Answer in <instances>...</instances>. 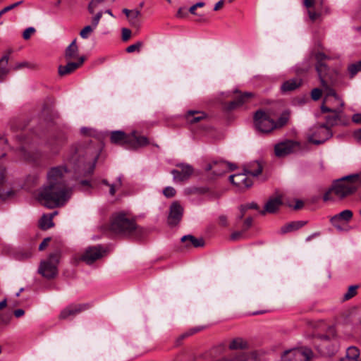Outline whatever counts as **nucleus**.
<instances>
[{
  "mask_svg": "<svg viewBox=\"0 0 361 361\" xmlns=\"http://www.w3.org/2000/svg\"><path fill=\"white\" fill-rule=\"evenodd\" d=\"M323 92H324V90H323ZM322 94V90H320L319 88H314L312 90V92H311L312 99L314 101H317L321 97Z\"/></svg>",
  "mask_w": 361,
  "mask_h": 361,
  "instance_id": "nucleus-50",
  "label": "nucleus"
},
{
  "mask_svg": "<svg viewBox=\"0 0 361 361\" xmlns=\"http://www.w3.org/2000/svg\"><path fill=\"white\" fill-rule=\"evenodd\" d=\"M185 9L183 8H180L177 13V16L180 18H183L185 16Z\"/></svg>",
  "mask_w": 361,
  "mask_h": 361,
  "instance_id": "nucleus-60",
  "label": "nucleus"
},
{
  "mask_svg": "<svg viewBox=\"0 0 361 361\" xmlns=\"http://www.w3.org/2000/svg\"><path fill=\"white\" fill-rule=\"evenodd\" d=\"M183 213V208L181 205L174 202L170 206L169 214L168 216V224L170 226H176L182 219Z\"/></svg>",
  "mask_w": 361,
  "mask_h": 361,
  "instance_id": "nucleus-16",
  "label": "nucleus"
},
{
  "mask_svg": "<svg viewBox=\"0 0 361 361\" xmlns=\"http://www.w3.org/2000/svg\"><path fill=\"white\" fill-rule=\"evenodd\" d=\"M353 216V212L350 209H345L341 212L331 216L330 222L331 225L338 231H342L343 228L341 224L343 223H348L350 221Z\"/></svg>",
  "mask_w": 361,
  "mask_h": 361,
  "instance_id": "nucleus-14",
  "label": "nucleus"
},
{
  "mask_svg": "<svg viewBox=\"0 0 361 361\" xmlns=\"http://www.w3.org/2000/svg\"><path fill=\"white\" fill-rule=\"evenodd\" d=\"M313 356L310 348H297L287 350L282 357L283 361H309Z\"/></svg>",
  "mask_w": 361,
  "mask_h": 361,
  "instance_id": "nucleus-9",
  "label": "nucleus"
},
{
  "mask_svg": "<svg viewBox=\"0 0 361 361\" xmlns=\"http://www.w3.org/2000/svg\"><path fill=\"white\" fill-rule=\"evenodd\" d=\"M240 235H241L240 232H235V233H232V235H231V238L232 240H238Z\"/></svg>",
  "mask_w": 361,
  "mask_h": 361,
  "instance_id": "nucleus-63",
  "label": "nucleus"
},
{
  "mask_svg": "<svg viewBox=\"0 0 361 361\" xmlns=\"http://www.w3.org/2000/svg\"><path fill=\"white\" fill-rule=\"evenodd\" d=\"M324 0H303L308 16L312 22L321 18L324 11Z\"/></svg>",
  "mask_w": 361,
  "mask_h": 361,
  "instance_id": "nucleus-10",
  "label": "nucleus"
},
{
  "mask_svg": "<svg viewBox=\"0 0 361 361\" xmlns=\"http://www.w3.org/2000/svg\"><path fill=\"white\" fill-rule=\"evenodd\" d=\"M99 154L97 152H93L92 147H84L80 145H73L67 156V160L73 165L80 166L84 164L87 160L92 161V171Z\"/></svg>",
  "mask_w": 361,
  "mask_h": 361,
  "instance_id": "nucleus-5",
  "label": "nucleus"
},
{
  "mask_svg": "<svg viewBox=\"0 0 361 361\" xmlns=\"http://www.w3.org/2000/svg\"><path fill=\"white\" fill-rule=\"evenodd\" d=\"M51 238H46L43 240V241L40 243V245H39V250H43L47 245H48V243L50 241Z\"/></svg>",
  "mask_w": 361,
  "mask_h": 361,
  "instance_id": "nucleus-55",
  "label": "nucleus"
},
{
  "mask_svg": "<svg viewBox=\"0 0 361 361\" xmlns=\"http://www.w3.org/2000/svg\"><path fill=\"white\" fill-rule=\"evenodd\" d=\"M327 113H330L331 114L326 116L325 119L326 121V125H329L331 126H334L336 125H338L341 123V118L343 116V109L341 110H335V111H329Z\"/></svg>",
  "mask_w": 361,
  "mask_h": 361,
  "instance_id": "nucleus-22",
  "label": "nucleus"
},
{
  "mask_svg": "<svg viewBox=\"0 0 361 361\" xmlns=\"http://www.w3.org/2000/svg\"><path fill=\"white\" fill-rule=\"evenodd\" d=\"M228 163L230 164V166L227 168H225L219 164L216 166V169H214V174H215L216 176H220L224 173H226L228 171L233 170L235 169V166L233 164H231L229 162H228Z\"/></svg>",
  "mask_w": 361,
  "mask_h": 361,
  "instance_id": "nucleus-36",
  "label": "nucleus"
},
{
  "mask_svg": "<svg viewBox=\"0 0 361 361\" xmlns=\"http://www.w3.org/2000/svg\"><path fill=\"white\" fill-rule=\"evenodd\" d=\"M95 27H93V25H87L82 30H81L80 32V35L83 39H87L89 37L90 35L93 32V30Z\"/></svg>",
  "mask_w": 361,
  "mask_h": 361,
  "instance_id": "nucleus-44",
  "label": "nucleus"
},
{
  "mask_svg": "<svg viewBox=\"0 0 361 361\" xmlns=\"http://www.w3.org/2000/svg\"><path fill=\"white\" fill-rule=\"evenodd\" d=\"M221 164L222 166L225 167V168H227L230 166V164L226 162V161H213L212 163H210V164H208L206 166V170L207 171H211V170H213V171H214V169H216V166L218 165V164Z\"/></svg>",
  "mask_w": 361,
  "mask_h": 361,
  "instance_id": "nucleus-39",
  "label": "nucleus"
},
{
  "mask_svg": "<svg viewBox=\"0 0 361 361\" xmlns=\"http://www.w3.org/2000/svg\"><path fill=\"white\" fill-rule=\"evenodd\" d=\"M302 84V80L300 78H293L284 82L281 85L283 92H290L298 88Z\"/></svg>",
  "mask_w": 361,
  "mask_h": 361,
  "instance_id": "nucleus-27",
  "label": "nucleus"
},
{
  "mask_svg": "<svg viewBox=\"0 0 361 361\" xmlns=\"http://www.w3.org/2000/svg\"><path fill=\"white\" fill-rule=\"evenodd\" d=\"M89 307L90 305L88 304H71L61 310L59 319H66L69 317H75Z\"/></svg>",
  "mask_w": 361,
  "mask_h": 361,
  "instance_id": "nucleus-15",
  "label": "nucleus"
},
{
  "mask_svg": "<svg viewBox=\"0 0 361 361\" xmlns=\"http://www.w3.org/2000/svg\"><path fill=\"white\" fill-rule=\"evenodd\" d=\"M298 147V142L293 140H286L275 145L274 152L276 157H283L294 152Z\"/></svg>",
  "mask_w": 361,
  "mask_h": 361,
  "instance_id": "nucleus-13",
  "label": "nucleus"
},
{
  "mask_svg": "<svg viewBox=\"0 0 361 361\" xmlns=\"http://www.w3.org/2000/svg\"><path fill=\"white\" fill-rule=\"evenodd\" d=\"M9 61L8 54L4 55L0 59V80L2 81L4 76H6L10 71L8 68Z\"/></svg>",
  "mask_w": 361,
  "mask_h": 361,
  "instance_id": "nucleus-31",
  "label": "nucleus"
},
{
  "mask_svg": "<svg viewBox=\"0 0 361 361\" xmlns=\"http://www.w3.org/2000/svg\"><path fill=\"white\" fill-rule=\"evenodd\" d=\"M85 57L80 56L78 58V61L76 62H68L66 66H59V74L61 76L71 74L79 67H80L84 63Z\"/></svg>",
  "mask_w": 361,
  "mask_h": 361,
  "instance_id": "nucleus-18",
  "label": "nucleus"
},
{
  "mask_svg": "<svg viewBox=\"0 0 361 361\" xmlns=\"http://www.w3.org/2000/svg\"><path fill=\"white\" fill-rule=\"evenodd\" d=\"M224 5V1L223 0H220L219 1H218L214 7V11H218L222 6Z\"/></svg>",
  "mask_w": 361,
  "mask_h": 361,
  "instance_id": "nucleus-62",
  "label": "nucleus"
},
{
  "mask_svg": "<svg viewBox=\"0 0 361 361\" xmlns=\"http://www.w3.org/2000/svg\"><path fill=\"white\" fill-rule=\"evenodd\" d=\"M177 167L178 169H173L171 171L175 183H183L188 180L194 171L192 166L188 164H178Z\"/></svg>",
  "mask_w": 361,
  "mask_h": 361,
  "instance_id": "nucleus-12",
  "label": "nucleus"
},
{
  "mask_svg": "<svg viewBox=\"0 0 361 361\" xmlns=\"http://www.w3.org/2000/svg\"><path fill=\"white\" fill-rule=\"evenodd\" d=\"M247 343L240 338H236L232 340L229 344V348L231 350L243 349L246 348Z\"/></svg>",
  "mask_w": 361,
  "mask_h": 361,
  "instance_id": "nucleus-34",
  "label": "nucleus"
},
{
  "mask_svg": "<svg viewBox=\"0 0 361 361\" xmlns=\"http://www.w3.org/2000/svg\"><path fill=\"white\" fill-rule=\"evenodd\" d=\"M353 121L361 124V114H355L353 116Z\"/></svg>",
  "mask_w": 361,
  "mask_h": 361,
  "instance_id": "nucleus-57",
  "label": "nucleus"
},
{
  "mask_svg": "<svg viewBox=\"0 0 361 361\" xmlns=\"http://www.w3.org/2000/svg\"><path fill=\"white\" fill-rule=\"evenodd\" d=\"M255 128L262 133H269L276 129L275 121L262 110L256 111L254 116Z\"/></svg>",
  "mask_w": 361,
  "mask_h": 361,
  "instance_id": "nucleus-7",
  "label": "nucleus"
},
{
  "mask_svg": "<svg viewBox=\"0 0 361 361\" xmlns=\"http://www.w3.org/2000/svg\"><path fill=\"white\" fill-rule=\"evenodd\" d=\"M348 70L350 74V77H354L358 72L361 71V61L357 63L350 64Z\"/></svg>",
  "mask_w": 361,
  "mask_h": 361,
  "instance_id": "nucleus-38",
  "label": "nucleus"
},
{
  "mask_svg": "<svg viewBox=\"0 0 361 361\" xmlns=\"http://www.w3.org/2000/svg\"><path fill=\"white\" fill-rule=\"evenodd\" d=\"M102 16V12L99 11L93 17L92 20V25H93V27H96L98 25Z\"/></svg>",
  "mask_w": 361,
  "mask_h": 361,
  "instance_id": "nucleus-51",
  "label": "nucleus"
},
{
  "mask_svg": "<svg viewBox=\"0 0 361 361\" xmlns=\"http://www.w3.org/2000/svg\"><path fill=\"white\" fill-rule=\"evenodd\" d=\"M25 314V311L22 309H18L14 311V315L16 317H20Z\"/></svg>",
  "mask_w": 361,
  "mask_h": 361,
  "instance_id": "nucleus-59",
  "label": "nucleus"
},
{
  "mask_svg": "<svg viewBox=\"0 0 361 361\" xmlns=\"http://www.w3.org/2000/svg\"><path fill=\"white\" fill-rule=\"evenodd\" d=\"M200 330V329H193L189 331L188 332L182 334L180 336V339H183L184 338L188 337V336H189L190 335H192L193 334L199 331Z\"/></svg>",
  "mask_w": 361,
  "mask_h": 361,
  "instance_id": "nucleus-56",
  "label": "nucleus"
},
{
  "mask_svg": "<svg viewBox=\"0 0 361 361\" xmlns=\"http://www.w3.org/2000/svg\"><path fill=\"white\" fill-rule=\"evenodd\" d=\"M250 209H258L259 207L255 202H251V203H249V204H247L245 205H241L240 207V211L241 214L239 216L238 218L240 219H241L243 217V216L245 215L246 211Z\"/></svg>",
  "mask_w": 361,
  "mask_h": 361,
  "instance_id": "nucleus-37",
  "label": "nucleus"
},
{
  "mask_svg": "<svg viewBox=\"0 0 361 361\" xmlns=\"http://www.w3.org/2000/svg\"><path fill=\"white\" fill-rule=\"evenodd\" d=\"M122 185V180H121V177H118L117 178V180L115 183L114 184H110V185H109V193L111 195H114V194L116 193V190L118 189H119Z\"/></svg>",
  "mask_w": 361,
  "mask_h": 361,
  "instance_id": "nucleus-40",
  "label": "nucleus"
},
{
  "mask_svg": "<svg viewBox=\"0 0 361 361\" xmlns=\"http://www.w3.org/2000/svg\"><path fill=\"white\" fill-rule=\"evenodd\" d=\"M39 226L42 229L47 230L54 226L52 221V215L44 214L39 222Z\"/></svg>",
  "mask_w": 361,
  "mask_h": 361,
  "instance_id": "nucleus-33",
  "label": "nucleus"
},
{
  "mask_svg": "<svg viewBox=\"0 0 361 361\" xmlns=\"http://www.w3.org/2000/svg\"><path fill=\"white\" fill-rule=\"evenodd\" d=\"M311 56L317 62L316 70L324 88V97L321 106L322 112L343 109L344 102L331 87L335 80L336 73L325 63V61L329 59V56L320 51L312 54Z\"/></svg>",
  "mask_w": 361,
  "mask_h": 361,
  "instance_id": "nucleus-2",
  "label": "nucleus"
},
{
  "mask_svg": "<svg viewBox=\"0 0 361 361\" xmlns=\"http://www.w3.org/2000/svg\"><path fill=\"white\" fill-rule=\"evenodd\" d=\"M187 121L191 124L198 123L206 118V114L203 111H189L186 116Z\"/></svg>",
  "mask_w": 361,
  "mask_h": 361,
  "instance_id": "nucleus-28",
  "label": "nucleus"
},
{
  "mask_svg": "<svg viewBox=\"0 0 361 361\" xmlns=\"http://www.w3.org/2000/svg\"><path fill=\"white\" fill-rule=\"evenodd\" d=\"M132 142H129V147L131 148H137L146 146L149 144V140L145 136H137L135 132H133L130 135Z\"/></svg>",
  "mask_w": 361,
  "mask_h": 361,
  "instance_id": "nucleus-24",
  "label": "nucleus"
},
{
  "mask_svg": "<svg viewBox=\"0 0 361 361\" xmlns=\"http://www.w3.org/2000/svg\"><path fill=\"white\" fill-rule=\"evenodd\" d=\"M5 176V169L2 167L0 168V184L4 182Z\"/></svg>",
  "mask_w": 361,
  "mask_h": 361,
  "instance_id": "nucleus-61",
  "label": "nucleus"
},
{
  "mask_svg": "<svg viewBox=\"0 0 361 361\" xmlns=\"http://www.w3.org/2000/svg\"><path fill=\"white\" fill-rule=\"evenodd\" d=\"M104 3L103 0H92L88 5V11L90 13H94L95 8L99 4Z\"/></svg>",
  "mask_w": 361,
  "mask_h": 361,
  "instance_id": "nucleus-46",
  "label": "nucleus"
},
{
  "mask_svg": "<svg viewBox=\"0 0 361 361\" xmlns=\"http://www.w3.org/2000/svg\"><path fill=\"white\" fill-rule=\"evenodd\" d=\"M109 229L113 233L135 238L141 237L145 231L135 220L124 212L114 213L111 218Z\"/></svg>",
  "mask_w": 361,
  "mask_h": 361,
  "instance_id": "nucleus-4",
  "label": "nucleus"
},
{
  "mask_svg": "<svg viewBox=\"0 0 361 361\" xmlns=\"http://www.w3.org/2000/svg\"><path fill=\"white\" fill-rule=\"evenodd\" d=\"M35 29L33 27H29L26 28L23 33V37L27 40L30 38L31 35L35 32Z\"/></svg>",
  "mask_w": 361,
  "mask_h": 361,
  "instance_id": "nucleus-49",
  "label": "nucleus"
},
{
  "mask_svg": "<svg viewBox=\"0 0 361 361\" xmlns=\"http://www.w3.org/2000/svg\"><path fill=\"white\" fill-rule=\"evenodd\" d=\"M243 171L252 176H257L262 173V166L261 164L257 161H254L244 166Z\"/></svg>",
  "mask_w": 361,
  "mask_h": 361,
  "instance_id": "nucleus-23",
  "label": "nucleus"
},
{
  "mask_svg": "<svg viewBox=\"0 0 361 361\" xmlns=\"http://www.w3.org/2000/svg\"><path fill=\"white\" fill-rule=\"evenodd\" d=\"M357 288H358L357 286H350L348 288V291L344 294L343 298L345 300H348L352 298L353 297H354L357 293Z\"/></svg>",
  "mask_w": 361,
  "mask_h": 361,
  "instance_id": "nucleus-41",
  "label": "nucleus"
},
{
  "mask_svg": "<svg viewBox=\"0 0 361 361\" xmlns=\"http://www.w3.org/2000/svg\"><path fill=\"white\" fill-rule=\"evenodd\" d=\"M23 68H35V65L27 61H22L17 63L13 68V70L18 71Z\"/></svg>",
  "mask_w": 361,
  "mask_h": 361,
  "instance_id": "nucleus-42",
  "label": "nucleus"
},
{
  "mask_svg": "<svg viewBox=\"0 0 361 361\" xmlns=\"http://www.w3.org/2000/svg\"><path fill=\"white\" fill-rule=\"evenodd\" d=\"M67 169L56 166L47 173V185L39 192L38 201L47 208L63 206L71 197V188L65 180Z\"/></svg>",
  "mask_w": 361,
  "mask_h": 361,
  "instance_id": "nucleus-1",
  "label": "nucleus"
},
{
  "mask_svg": "<svg viewBox=\"0 0 361 361\" xmlns=\"http://www.w3.org/2000/svg\"><path fill=\"white\" fill-rule=\"evenodd\" d=\"M282 204V199L280 196L271 197L265 204L264 209L260 211V214L264 215L266 213H275Z\"/></svg>",
  "mask_w": 361,
  "mask_h": 361,
  "instance_id": "nucleus-19",
  "label": "nucleus"
},
{
  "mask_svg": "<svg viewBox=\"0 0 361 361\" xmlns=\"http://www.w3.org/2000/svg\"><path fill=\"white\" fill-rule=\"evenodd\" d=\"M131 31L128 28L122 29V39L123 41H127L130 39Z\"/></svg>",
  "mask_w": 361,
  "mask_h": 361,
  "instance_id": "nucleus-52",
  "label": "nucleus"
},
{
  "mask_svg": "<svg viewBox=\"0 0 361 361\" xmlns=\"http://www.w3.org/2000/svg\"><path fill=\"white\" fill-rule=\"evenodd\" d=\"M305 224H306L305 221L290 222V223L282 226L281 228V231L283 233L298 230L300 228L302 227L304 225H305Z\"/></svg>",
  "mask_w": 361,
  "mask_h": 361,
  "instance_id": "nucleus-32",
  "label": "nucleus"
},
{
  "mask_svg": "<svg viewBox=\"0 0 361 361\" xmlns=\"http://www.w3.org/2000/svg\"><path fill=\"white\" fill-rule=\"evenodd\" d=\"M163 194L168 198L173 197L176 195V190L173 187L168 186L164 189Z\"/></svg>",
  "mask_w": 361,
  "mask_h": 361,
  "instance_id": "nucleus-48",
  "label": "nucleus"
},
{
  "mask_svg": "<svg viewBox=\"0 0 361 361\" xmlns=\"http://www.w3.org/2000/svg\"><path fill=\"white\" fill-rule=\"evenodd\" d=\"M60 254L55 252L49 255L46 260L40 262L38 273L47 279H51L58 274L57 266L59 263Z\"/></svg>",
  "mask_w": 361,
  "mask_h": 361,
  "instance_id": "nucleus-6",
  "label": "nucleus"
},
{
  "mask_svg": "<svg viewBox=\"0 0 361 361\" xmlns=\"http://www.w3.org/2000/svg\"><path fill=\"white\" fill-rule=\"evenodd\" d=\"M332 132L326 124L319 125L313 128V132L308 135L309 142L320 145L331 137Z\"/></svg>",
  "mask_w": 361,
  "mask_h": 361,
  "instance_id": "nucleus-8",
  "label": "nucleus"
},
{
  "mask_svg": "<svg viewBox=\"0 0 361 361\" xmlns=\"http://www.w3.org/2000/svg\"><path fill=\"white\" fill-rule=\"evenodd\" d=\"M354 137L357 142H361V129L354 132Z\"/></svg>",
  "mask_w": 361,
  "mask_h": 361,
  "instance_id": "nucleus-58",
  "label": "nucleus"
},
{
  "mask_svg": "<svg viewBox=\"0 0 361 361\" xmlns=\"http://www.w3.org/2000/svg\"><path fill=\"white\" fill-rule=\"evenodd\" d=\"M360 352L355 346H350L346 350V355L340 361H360Z\"/></svg>",
  "mask_w": 361,
  "mask_h": 361,
  "instance_id": "nucleus-25",
  "label": "nucleus"
},
{
  "mask_svg": "<svg viewBox=\"0 0 361 361\" xmlns=\"http://www.w3.org/2000/svg\"><path fill=\"white\" fill-rule=\"evenodd\" d=\"M361 185V173L344 176L334 181L331 188L324 195L325 202L334 201V195L343 200L353 194Z\"/></svg>",
  "mask_w": 361,
  "mask_h": 361,
  "instance_id": "nucleus-3",
  "label": "nucleus"
},
{
  "mask_svg": "<svg viewBox=\"0 0 361 361\" xmlns=\"http://www.w3.org/2000/svg\"><path fill=\"white\" fill-rule=\"evenodd\" d=\"M78 47L76 44V39H74L66 48L65 58L66 60L78 59Z\"/></svg>",
  "mask_w": 361,
  "mask_h": 361,
  "instance_id": "nucleus-26",
  "label": "nucleus"
},
{
  "mask_svg": "<svg viewBox=\"0 0 361 361\" xmlns=\"http://www.w3.org/2000/svg\"><path fill=\"white\" fill-rule=\"evenodd\" d=\"M66 140V137L63 133H58L54 135L49 141V146L55 149L62 145Z\"/></svg>",
  "mask_w": 361,
  "mask_h": 361,
  "instance_id": "nucleus-30",
  "label": "nucleus"
},
{
  "mask_svg": "<svg viewBox=\"0 0 361 361\" xmlns=\"http://www.w3.org/2000/svg\"><path fill=\"white\" fill-rule=\"evenodd\" d=\"M245 171L242 173L231 175L229 176L231 183L238 188H249L252 185V181L247 177Z\"/></svg>",
  "mask_w": 361,
  "mask_h": 361,
  "instance_id": "nucleus-17",
  "label": "nucleus"
},
{
  "mask_svg": "<svg viewBox=\"0 0 361 361\" xmlns=\"http://www.w3.org/2000/svg\"><path fill=\"white\" fill-rule=\"evenodd\" d=\"M13 195V191L8 190L5 191L4 189L0 187V201H4Z\"/></svg>",
  "mask_w": 361,
  "mask_h": 361,
  "instance_id": "nucleus-47",
  "label": "nucleus"
},
{
  "mask_svg": "<svg viewBox=\"0 0 361 361\" xmlns=\"http://www.w3.org/2000/svg\"><path fill=\"white\" fill-rule=\"evenodd\" d=\"M289 120V113L288 111H283L277 121H275L276 129L284 126Z\"/></svg>",
  "mask_w": 361,
  "mask_h": 361,
  "instance_id": "nucleus-35",
  "label": "nucleus"
},
{
  "mask_svg": "<svg viewBox=\"0 0 361 361\" xmlns=\"http://www.w3.org/2000/svg\"><path fill=\"white\" fill-rule=\"evenodd\" d=\"M142 45H143V43L140 41H138L136 43L128 47L126 49V51L128 53H132L135 51H139L140 50L141 47H142Z\"/></svg>",
  "mask_w": 361,
  "mask_h": 361,
  "instance_id": "nucleus-45",
  "label": "nucleus"
},
{
  "mask_svg": "<svg viewBox=\"0 0 361 361\" xmlns=\"http://www.w3.org/2000/svg\"><path fill=\"white\" fill-rule=\"evenodd\" d=\"M303 206V202L300 200H297L295 206H294V209H300Z\"/></svg>",
  "mask_w": 361,
  "mask_h": 361,
  "instance_id": "nucleus-64",
  "label": "nucleus"
},
{
  "mask_svg": "<svg viewBox=\"0 0 361 361\" xmlns=\"http://www.w3.org/2000/svg\"><path fill=\"white\" fill-rule=\"evenodd\" d=\"M110 139L112 143L121 145L125 144H128L129 145V142H132L133 141L130 137V135H126L123 131L121 130L113 131L111 133Z\"/></svg>",
  "mask_w": 361,
  "mask_h": 361,
  "instance_id": "nucleus-20",
  "label": "nucleus"
},
{
  "mask_svg": "<svg viewBox=\"0 0 361 361\" xmlns=\"http://www.w3.org/2000/svg\"><path fill=\"white\" fill-rule=\"evenodd\" d=\"M204 6V2H198L195 4H194L193 6H192L190 8H189V11L190 13L192 14H196L195 13V10L197 9V8H201V7H203Z\"/></svg>",
  "mask_w": 361,
  "mask_h": 361,
  "instance_id": "nucleus-53",
  "label": "nucleus"
},
{
  "mask_svg": "<svg viewBox=\"0 0 361 361\" xmlns=\"http://www.w3.org/2000/svg\"><path fill=\"white\" fill-rule=\"evenodd\" d=\"M106 250L102 245L91 246L85 249L80 259L87 264H92L101 259L105 254Z\"/></svg>",
  "mask_w": 361,
  "mask_h": 361,
  "instance_id": "nucleus-11",
  "label": "nucleus"
},
{
  "mask_svg": "<svg viewBox=\"0 0 361 361\" xmlns=\"http://www.w3.org/2000/svg\"><path fill=\"white\" fill-rule=\"evenodd\" d=\"M141 13L140 10L135 9L132 10L130 16L129 18V22L133 25H137V19L139 16H140Z\"/></svg>",
  "mask_w": 361,
  "mask_h": 361,
  "instance_id": "nucleus-43",
  "label": "nucleus"
},
{
  "mask_svg": "<svg viewBox=\"0 0 361 361\" xmlns=\"http://www.w3.org/2000/svg\"><path fill=\"white\" fill-rule=\"evenodd\" d=\"M181 241L185 243V245L187 247L192 245L194 247H202L204 244V240L202 238H196L191 235H184L182 237Z\"/></svg>",
  "mask_w": 361,
  "mask_h": 361,
  "instance_id": "nucleus-29",
  "label": "nucleus"
},
{
  "mask_svg": "<svg viewBox=\"0 0 361 361\" xmlns=\"http://www.w3.org/2000/svg\"><path fill=\"white\" fill-rule=\"evenodd\" d=\"M252 96L253 94L251 92H244L243 94H240L235 100L228 103L226 109L228 110L234 109L236 107H238L243 105L246 102H247L249 99Z\"/></svg>",
  "mask_w": 361,
  "mask_h": 361,
  "instance_id": "nucleus-21",
  "label": "nucleus"
},
{
  "mask_svg": "<svg viewBox=\"0 0 361 361\" xmlns=\"http://www.w3.org/2000/svg\"><path fill=\"white\" fill-rule=\"evenodd\" d=\"M252 218L247 217L243 223L244 230L245 231V230L248 229L252 226Z\"/></svg>",
  "mask_w": 361,
  "mask_h": 361,
  "instance_id": "nucleus-54",
  "label": "nucleus"
}]
</instances>
